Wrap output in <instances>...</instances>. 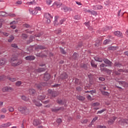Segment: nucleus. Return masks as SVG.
Here are the masks:
<instances>
[{
	"label": "nucleus",
	"instance_id": "60",
	"mask_svg": "<svg viewBox=\"0 0 128 128\" xmlns=\"http://www.w3.org/2000/svg\"><path fill=\"white\" fill-rule=\"evenodd\" d=\"M2 34L4 36H10V34L6 32H2Z\"/></svg>",
	"mask_w": 128,
	"mask_h": 128
},
{
	"label": "nucleus",
	"instance_id": "27",
	"mask_svg": "<svg viewBox=\"0 0 128 128\" xmlns=\"http://www.w3.org/2000/svg\"><path fill=\"white\" fill-rule=\"evenodd\" d=\"M108 50H118V46H110L108 48Z\"/></svg>",
	"mask_w": 128,
	"mask_h": 128
},
{
	"label": "nucleus",
	"instance_id": "24",
	"mask_svg": "<svg viewBox=\"0 0 128 128\" xmlns=\"http://www.w3.org/2000/svg\"><path fill=\"white\" fill-rule=\"evenodd\" d=\"M102 5L93 6V10H102Z\"/></svg>",
	"mask_w": 128,
	"mask_h": 128
},
{
	"label": "nucleus",
	"instance_id": "9",
	"mask_svg": "<svg viewBox=\"0 0 128 128\" xmlns=\"http://www.w3.org/2000/svg\"><path fill=\"white\" fill-rule=\"evenodd\" d=\"M10 90H12V88L10 86H6L2 88V92H10Z\"/></svg>",
	"mask_w": 128,
	"mask_h": 128
},
{
	"label": "nucleus",
	"instance_id": "10",
	"mask_svg": "<svg viewBox=\"0 0 128 128\" xmlns=\"http://www.w3.org/2000/svg\"><path fill=\"white\" fill-rule=\"evenodd\" d=\"M78 56H80L78 54L74 52L72 56V59L73 60H78Z\"/></svg>",
	"mask_w": 128,
	"mask_h": 128
},
{
	"label": "nucleus",
	"instance_id": "29",
	"mask_svg": "<svg viewBox=\"0 0 128 128\" xmlns=\"http://www.w3.org/2000/svg\"><path fill=\"white\" fill-rule=\"evenodd\" d=\"M44 16L46 18H52L53 16H52V14H50L49 13H45Z\"/></svg>",
	"mask_w": 128,
	"mask_h": 128
},
{
	"label": "nucleus",
	"instance_id": "43",
	"mask_svg": "<svg viewBox=\"0 0 128 128\" xmlns=\"http://www.w3.org/2000/svg\"><path fill=\"white\" fill-rule=\"evenodd\" d=\"M25 58L26 60H32V56H27Z\"/></svg>",
	"mask_w": 128,
	"mask_h": 128
},
{
	"label": "nucleus",
	"instance_id": "34",
	"mask_svg": "<svg viewBox=\"0 0 128 128\" xmlns=\"http://www.w3.org/2000/svg\"><path fill=\"white\" fill-rule=\"evenodd\" d=\"M55 20L54 22V26H58V16H54Z\"/></svg>",
	"mask_w": 128,
	"mask_h": 128
},
{
	"label": "nucleus",
	"instance_id": "55",
	"mask_svg": "<svg viewBox=\"0 0 128 128\" xmlns=\"http://www.w3.org/2000/svg\"><path fill=\"white\" fill-rule=\"evenodd\" d=\"M11 46H12V48H18V44H12Z\"/></svg>",
	"mask_w": 128,
	"mask_h": 128
},
{
	"label": "nucleus",
	"instance_id": "54",
	"mask_svg": "<svg viewBox=\"0 0 128 128\" xmlns=\"http://www.w3.org/2000/svg\"><path fill=\"white\" fill-rule=\"evenodd\" d=\"M22 38H24V39L28 38V35L26 34H22Z\"/></svg>",
	"mask_w": 128,
	"mask_h": 128
},
{
	"label": "nucleus",
	"instance_id": "58",
	"mask_svg": "<svg viewBox=\"0 0 128 128\" xmlns=\"http://www.w3.org/2000/svg\"><path fill=\"white\" fill-rule=\"evenodd\" d=\"M88 122V120H87V119H85V120H82L81 121V122H82V124H87Z\"/></svg>",
	"mask_w": 128,
	"mask_h": 128
},
{
	"label": "nucleus",
	"instance_id": "50",
	"mask_svg": "<svg viewBox=\"0 0 128 128\" xmlns=\"http://www.w3.org/2000/svg\"><path fill=\"white\" fill-rule=\"evenodd\" d=\"M52 2V0H46V4L48 6H50Z\"/></svg>",
	"mask_w": 128,
	"mask_h": 128
},
{
	"label": "nucleus",
	"instance_id": "6",
	"mask_svg": "<svg viewBox=\"0 0 128 128\" xmlns=\"http://www.w3.org/2000/svg\"><path fill=\"white\" fill-rule=\"evenodd\" d=\"M60 110H64V106H60V107H55L54 108H52V112H58Z\"/></svg>",
	"mask_w": 128,
	"mask_h": 128
},
{
	"label": "nucleus",
	"instance_id": "35",
	"mask_svg": "<svg viewBox=\"0 0 128 128\" xmlns=\"http://www.w3.org/2000/svg\"><path fill=\"white\" fill-rule=\"evenodd\" d=\"M6 12H0V16H8Z\"/></svg>",
	"mask_w": 128,
	"mask_h": 128
},
{
	"label": "nucleus",
	"instance_id": "62",
	"mask_svg": "<svg viewBox=\"0 0 128 128\" xmlns=\"http://www.w3.org/2000/svg\"><path fill=\"white\" fill-rule=\"evenodd\" d=\"M60 86V84H55L52 86V88H58Z\"/></svg>",
	"mask_w": 128,
	"mask_h": 128
},
{
	"label": "nucleus",
	"instance_id": "15",
	"mask_svg": "<svg viewBox=\"0 0 128 128\" xmlns=\"http://www.w3.org/2000/svg\"><path fill=\"white\" fill-rule=\"evenodd\" d=\"M40 10H42V8L40 7L35 8L34 10H33V14H34V16H36V14H38V12H40Z\"/></svg>",
	"mask_w": 128,
	"mask_h": 128
},
{
	"label": "nucleus",
	"instance_id": "2",
	"mask_svg": "<svg viewBox=\"0 0 128 128\" xmlns=\"http://www.w3.org/2000/svg\"><path fill=\"white\" fill-rule=\"evenodd\" d=\"M18 110H19L21 114H25V116H28V109L26 106H19L18 108Z\"/></svg>",
	"mask_w": 128,
	"mask_h": 128
},
{
	"label": "nucleus",
	"instance_id": "41",
	"mask_svg": "<svg viewBox=\"0 0 128 128\" xmlns=\"http://www.w3.org/2000/svg\"><path fill=\"white\" fill-rule=\"evenodd\" d=\"M10 122H8L7 123H5V124H3V126H4V128H8V126H10Z\"/></svg>",
	"mask_w": 128,
	"mask_h": 128
},
{
	"label": "nucleus",
	"instance_id": "63",
	"mask_svg": "<svg viewBox=\"0 0 128 128\" xmlns=\"http://www.w3.org/2000/svg\"><path fill=\"white\" fill-rule=\"evenodd\" d=\"M97 128H106V126H104L99 125L97 126Z\"/></svg>",
	"mask_w": 128,
	"mask_h": 128
},
{
	"label": "nucleus",
	"instance_id": "8",
	"mask_svg": "<svg viewBox=\"0 0 128 128\" xmlns=\"http://www.w3.org/2000/svg\"><path fill=\"white\" fill-rule=\"evenodd\" d=\"M68 78V75L66 72L62 73L60 76V80H66V78Z\"/></svg>",
	"mask_w": 128,
	"mask_h": 128
},
{
	"label": "nucleus",
	"instance_id": "53",
	"mask_svg": "<svg viewBox=\"0 0 128 128\" xmlns=\"http://www.w3.org/2000/svg\"><path fill=\"white\" fill-rule=\"evenodd\" d=\"M66 18H64L63 19L61 20L60 22V24H62L64 22H66Z\"/></svg>",
	"mask_w": 128,
	"mask_h": 128
},
{
	"label": "nucleus",
	"instance_id": "44",
	"mask_svg": "<svg viewBox=\"0 0 128 128\" xmlns=\"http://www.w3.org/2000/svg\"><path fill=\"white\" fill-rule=\"evenodd\" d=\"M82 44L80 43L76 46V50H78L80 48H82Z\"/></svg>",
	"mask_w": 128,
	"mask_h": 128
},
{
	"label": "nucleus",
	"instance_id": "33",
	"mask_svg": "<svg viewBox=\"0 0 128 128\" xmlns=\"http://www.w3.org/2000/svg\"><path fill=\"white\" fill-rule=\"evenodd\" d=\"M110 42H112V40H109V39H106V40H104L103 42V44H110Z\"/></svg>",
	"mask_w": 128,
	"mask_h": 128
},
{
	"label": "nucleus",
	"instance_id": "52",
	"mask_svg": "<svg viewBox=\"0 0 128 128\" xmlns=\"http://www.w3.org/2000/svg\"><path fill=\"white\" fill-rule=\"evenodd\" d=\"M100 104L98 102H94L92 104V106H98Z\"/></svg>",
	"mask_w": 128,
	"mask_h": 128
},
{
	"label": "nucleus",
	"instance_id": "37",
	"mask_svg": "<svg viewBox=\"0 0 128 128\" xmlns=\"http://www.w3.org/2000/svg\"><path fill=\"white\" fill-rule=\"evenodd\" d=\"M102 96H110V93L106 91H102Z\"/></svg>",
	"mask_w": 128,
	"mask_h": 128
},
{
	"label": "nucleus",
	"instance_id": "48",
	"mask_svg": "<svg viewBox=\"0 0 128 128\" xmlns=\"http://www.w3.org/2000/svg\"><path fill=\"white\" fill-rule=\"evenodd\" d=\"M22 64V61L20 60L18 62L14 64V66H20V64Z\"/></svg>",
	"mask_w": 128,
	"mask_h": 128
},
{
	"label": "nucleus",
	"instance_id": "19",
	"mask_svg": "<svg viewBox=\"0 0 128 128\" xmlns=\"http://www.w3.org/2000/svg\"><path fill=\"white\" fill-rule=\"evenodd\" d=\"M35 50H46V47L42 45H38L35 48Z\"/></svg>",
	"mask_w": 128,
	"mask_h": 128
},
{
	"label": "nucleus",
	"instance_id": "17",
	"mask_svg": "<svg viewBox=\"0 0 128 128\" xmlns=\"http://www.w3.org/2000/svg\"><path fill=\"white\" fill-rule=\"evenodd\" d=\"M91 66L94 68H98V64H96V61L94 60H92L90 62Z\"/></svg>",
	"mask_w": 128,
	"mask_h": 128
},
{
	"label": "nucleus",
	"instance_id": "13",
	"mask_svg": "<svg viewBox=\"0 0 128 128\" xmlns=\"http://www.w3.org/2000/svg\"><path fill=\"white\" fill-rule=\"evenodd\" d=\"M42 124V122L40 120L38 119H35L34 120L33 122V124L34 126H40Z\"/></svg>",
	"mask_w": 128,
	"mask_h": 128
},
{
	"label": "nucleus",
	"instance_id": "5",
	"mask_svg": "<svg viewBox=\"0 0 128 128\" xmlns=\"http://www.w3.org/2000/svg\"><path fill=\"white\" fill-rule=\"evenodd\" d=\"M103 62L106 64V66H109V67L112 66V62L110 60L106 58H104Z\"/></svg>",
	"mask_w": 128,
	"mask_h": 128
},
{
	"label": "nucleus",
	"instance_id": "26",
	"mask_svg": "<svg viewBox=\"0 0 128 128\" xmlns=\"http://www.w3.org/2000/svg\"><path fill=\"white\" fill-rule=\"evenodd\" d=\"M114 36H122V34L120 32V31H116L114 32Z\"/></svg>",
	"mask_w": 128,
	"mask_h": 128
},
{
	"label": "nucleus",
	"instance_id": "64",
	"mask_svg": "<svg viewBox=\"0 0 128 128\" xmlns=\"http://www.w3.org/2000/svg\"><path fill=\"white\" fill-rule=\"evenodd\" d=\"M22 2L21 0H18L16 2V4H22Z\"/></svg>",
	"mask_w": 128,
	"mask_h": 128
},
{
	"label": "nucleus",
	"instance_id": "12",
	"mask_svg": "<svg viewBox=\"0 0 128 128\" xmlns=\"http://www.w3.org/2000/svg\"><path fill=\"white\" fill-rule=\"evenodd\" d=\"M121 126L122 124H128V119H122L118 121Z\"/></svg>",
	"mask_w": 128,
	"mask_h": 128
},
{
	"label": "nucleus",
	"instance_id": "46",
	"mask_svg": "<svg viewBox=\"0 0 128 128\" xmlns=\"http://www.w3.org/2000/svg\"><path fill=\"white\" fill-rule=\"evenodd\" d=\"M22 81H18L16 82V86H20V85L22 84Z\"/></svg>",
	"mask_w": 128,
	"mask_h": 128
},
{
	"label": "nucleus",
	"instance_id": "36",
	"mask_svg": "<svg viewBox=\"0 0 128 128\" xmlns=\"http://www.w3.org/2000/svg\"><path fill=\"white\" fill-rule=\"evenodd\" d=\"M22 100H24V102H28V98L26 96H21Z\"/></svg>",
	"mask_w": 128,
	"mask_h": 128
},
{
	"label": "nucleus",
	"instance_id": "18",
	"mask_svg": "<svg viewBox=\"0 0 128 128\" xmlns=\"http://www.w3.org/2000/svg\"><path fill=\"white\" fill-rule=\"evenodd\" d=\"M61 6H62V3L58 2H55L52 4V6H56L57 8H60Z\"/></svg>",
	"mask_w": 128,
	"mask_h": 128
},
{
	"label": "nucleus",
	"instance_id": "3",
	"mask_svg": "<svg viewBox=\"0 0 128 128\" xmlns=\"http://www.w3.org/2000/svg\"><path fill=\"white\" fill-rule=\"evenodd\" d=\"M4 78H6V80H10V82H16V78H12L10 76H0V81L4 80Z\"/></svg>",
	"mask_w": 128,
	"mask_h": 128
},
{
	"label": "nucleus",
	"instance_id": "14",
	"mask_svg": "<svg viewBox=\"0 0 128 128\" xmlns=\"http://www.w3.org/2000/svg\"><path fill=\"white\" fill-rule=\"evenodd\" d=\"M50 78V74L47 73L46 72L44 74V80L47 81Z\"/></svg>",
	"mask_w": 128,
	"mask_h": 128
},
{
	"label": "nucleus",
	"instance_id": "51",
	"mask_svg": "<svg viewBox=\"0 0 128 128\" xmlns=\"http://www.w3.org/2000/svg\"><path fill=\"white\" fill-rule=\"evenodd\" d=\"M106 108H104L101 110H98L97 112V114H102V112H106Z\"/></svg>",
	"mask_w": 128,
	"mask_h": 128
},
{
	"label": "nucleus",
	"instance_id": "31",
	"mask_svg": "<svg viewBox=\"0 0 128 128\" xmlns=\"http://www.w3.org/2000/svg\"><path fill=\"white\" fill-rule=\"evenodd\" d=\"M74 84L76 86H80V79L76 78L74 80Z\"/></svg>",
	"mask_w": 128,
	"mask_h": 128
},
{
	"label": "nucleus",
	"instance_id": "32",
	"mask_svg": "<svg viewBox=\"0 0 128 128\" xmlns=\"http://www.w3.org/2000/svg\"><path fill=\"white\" fill-rule=\"evenodd\" d=\"M59 48L60 50V52H61V54H66V52L64 49V48L60 47Z\"/></svg>",
	"mask_w": 128,
	"mask_h": 128
},
{
	"label": "nucleus",
	"instance_id": "20",
	"mask_svg": "<svg viewBox=\"0 0 128 128\" xmlns=\"http://www.w3.org/2000/svg\"><path fill=\"white\" fill-rule=\"evenodd\" d=\"M114 66L116 68H120L121 66H123L120 62L116 61L114 64Z\"/></svg>",
	"mask_w": 128,
	"mask_h": 128
},
{
	"label": "nucleus",
	"instance_id": "7",
	"mask_svg": "<svg viewBox=\"0 0 128 128\" xmlns=\"http://www.w3.org/2000/svg\"><path fill=\"white\" fill-rule=\"evenodd\" d=\"M102 40H104L102 37H98V38H97L96 41V44H95V46H96L98 44V46H100V44H101L102 42Z\"/></svg>",
	"mask_w": 128,
	"mask_h": 128
},
{
	"label": "nucleus",
	"instance_id": "25",
	"mask_svg": "<svg viewBox=\"0 0 128 128\" xmlns=\"http://www.w3.org/2000/svg\"><path fill=\"white\" fill-rule=\"evenodd\" d=\"M76 98L77 100H80V102H82L84 100H86V98L84 96H82L80 95L77 96Z\"/></svg>",
	"mask_w": 128,
	"mask_h": 128
},
{
	"label": "nucleus",
	"instance_id": "22",
	"mask_svg": "<svg viewBox=\"0 0 128 128\" xmlns=\"http://www.w3.org/2000/svg\"><path fill=\"white\" fill-rule=\"evenodd\" d=\"M44 34V32H40L37 34H36L34 36H33V38H34L36 40V38H40Z\"/></svg>",
	"mask_w": 128,
	"mask_h": 128
},
{
	"label": "nucleus",
	"instance_id": "30",
	"mask_svg": "<svg viewBox=\"0 0 128 128\" xmlns=\"http://www.w3.org/2000/svg\"><path fill=\"white\" fill-rule=\"evenodd\" d=\"M80 68H84V70H88V65L86 64H82L80 66Z\"/></svg>",
	"mask_w": 128,
	"mask_h": 128
},
{
	"label": "nucleus",
	"instance_id": "1",
	"mask_svg": "<svg viewBox=\"0 0 128 128\" xmlns=\"http://www.w3.org/2000/svg\"><path fill=\"white\" fill-rule=\"evenodd\" d=\"M106 66H106V64L102 63L100 64V70L101 72H106L108 74H110L111 70L110 69L106 68Z\"/></svg>",
	"mask_w": 128,
	"mask_h": 128
},
{
	"label": "nucleus",
	"instance_id": "38",
	"mask_svg": "<svg viewBox=\"0 0 128 128\" xmlns=\"http://www.w3.org/2000/svg\"><path fill=\"white\" fill-rule=\"evenodd\" d=\"M10 60L11 62H16V60H18V57L12 56V57L11 58Z\"/></svg>",
	"mask_w": 128,
	"mask_h": 128
},
{
	"label": "nucleus",
	"instance_id": "4",
	"mask_svg": "<svg viewBox=\"0 0 128 128\" xmlns=\"http://www.w3.org/2000/svg\"><path fill=\"white\" fill-rule=\"evenodd\" d=\"M48 94H49L52 98H56V96L60 94V92H58L54 91L50 89L48 90Z\"/></svg>",
	"mask_w": 128,
	"mask_h": 128
},
{
	"label": "nucleus",
	"instance_id": "11",
	"mask_svg": "<svg viewBox=\"0 0 128 128\" xmlns=\"http://www.w3.org/2000/svg\"><path fill=\"white\" fill-rule=\"evenodd\" d=\"M56 102L58 104H60V106H64L65 104H66V101L63 100L62 99H58L56 100Z\"/></svg>",
	"mask_w": 128,
	"mask_h": 128
},
{
	"label": "nucleus",
	"instance_id": "40",
	"mask_svg": "<svg viewBox=\"0 0 128 128\" xmlns=\"http://www.w3.org/2000/svg\"><path fill=\"white\" fill-rule=\"evenodd\" d=\"M74 20H80V18H81L80 16L76 15L75 16H74Z\"/></svg>",
	"mask_w": 128,
	"mask_h": 128
},
{
	"label": "nucleus",
	"instance_id": "45",
	"mask_svg": "<svg viewBox=\"0 0 128 128\" xmlns=\"http://www.w3.org/2000/svg\"><path fill=\"white\" fill-rule=\"evenodd\" d=\"M76 92H82V88L80 86H77L76 88Z\"/></svg>",
	"mask_w": 128,
	"mask_h": 128
},
{
	"label": "nucleus",
	"instance_id": "59",
	"mask_svg": "<svg viewBox=\"0 0 128 128\" xmlns=\"http://www.w3.org/2000/svg\"><path fill=\"white\" fill-rule=\"evenodd\" d=\"M96 90H90V94H92V96L94 94H96Z\"/></svg>",
	"mask_w": 128,
	"mask_h": 128
},
{
	"label": "nucleus",
	"instance_id": "16",
	"mask_svg": "<svg viewBox=\"0 0 128 128\" xmlns=\"http://www.w3.org/2000/svg\"><path fill=\"white\" fill-rule=\"evenodd\" d=\"M118 118L116 116H113L112 119H110L108 120V124H114V122H116V120Z\"/></svg>",
	"mask_w": 128,
	"mask_h": 128
},
{
	"label": "nucleus",
	"instance_id": "47",
	"mask_svg": "<svg viewBox=\"0 0 128 128\" xmlns=\"http://www.w3.org/2000/svg\"><path fill=\"white\" fill-rule=\"evenodd\" d=\"M90 14L92 16H96V15L98 14V12H96V11L92 10V11H91Z\"/></svg>",
	"mask_w": 128,
	"mask_h": 128
},
{
	"label": "nucleus",
	"instance_id": "61",
	"mask_svg": "<svg viewBox=\"0 0 128 128\" xmlns=\"http://www.w3.org/2000/svg\"><path fill=\"white\" fill-rule=\"evenodd\" d=\"M56 122H58V124H60L62 122V120L61 118H58L56 120Z\"/></svg>",
	"mask_w": 128,
	"mask_h": 128
},
{
	"label": "nucleus",
	"instance_id": "42",
	"mask_svg": "<svg viewBox=\"0 0 128 128\" xmlns=\"http://www.w3.org/2000/svg\"><path fill=\"white\" fill-rule=\"evenodd\" d=\"M36 71L38 72H44V68H39L36 70Z\"/></svg>",
	"mask_w": 128,
	"mask_h": 128
},
{
	"label": "nucleus",
	"instance_id": "23",
	"mask_svg": "<svg viewBox=\"0 0 128 128\" xmlns=\"http://www.w3.org/2000/svg\"><path fill=\"white\" fill-rule=\"evenodd\" d=\"M35 86L36 88L39 90H42V84H36Z\"/></svg>",
	"mask_w": 128,
	"mask_h": 128
},
{
	"label": "nucleus",
	"instance_id": "56",
	"mask_svg": "<svg viewBox=\"0 0 128 128\" xmlns=\"http://www.w3.org/2000/svg\"><path fill=\"white\" fill-rule=\"evenodd\" d=\"M63 10L65 12H68V8L67 6L64 7Z\"/></svg>",
	"mask_w": 128,
	"mask_h": 128
},
{
	"label": "nucleus",
	"instance_id": "39",
	"mask_svg": "<svg viewBox=\"0 0 128 128\" xmlns=\"http://www.w3.org/2000/svg\"><path fill=\"white\" fill-rule=\"evenodd\" d=\"M34 104L36 106H42V103H40V102L36 101L34 102Z\"/></svg>",
	"mask_w": 128,
	"mask_h": 128
},
{
	"label": "nucleus",
	"instance_id": "28",
	"mask_svg": "<svg viewBox=\"0 0 128 128\" xmlns=\"http://www.w3.org/2000/svg\"><path fill=\"white\" fill-rule=\"evenodd\" d=\"M38 100H44L46 98V96L44 95H40L37 97Z\"/></svg>",
	"mask_w": 128,
	"mask_h": 128
},
{
	"label": "nucleus",
	"instance_id": "49",
	"mask_svg": "<svg viewBox=\"0 0 128 128\" xmlns=\"http://www.w3.org/2000/svg\"><path fill=\"white\" fill-rule=\"evenodd\" d=\"M6 64V61L4 59L0 60V66H4Z\"/></svg>",
	"mask_w": 128,
	"mask_h": 128
},
{
	"label": "nucleus",
	"instance_id": "57",
	"mask_svg": "<svg viewBox=\"0 0 128 128\" xmlns=\"http://www.w3.org/2000/svg\"><path fill=\"white\" fill-rule=\"evenodd\" d=\"M32 42V36H30V39L27 41V44H30V42Z\"/></svg>",
	"mask_w": 128,
	"mask_h": 128
},
{
	"label": "nucleus",
	"instance_id": "21",
	"mask_svg": "<svg viewBox=\"0 0 128 128\" xmlns=\"http://www.w3.org/2000/svg\"><path fill=\"white\" fill-rule=\"evenodd\" d=\"M94 60L96 62H104V59H102V58L98 56L94 57Z\"/></svg>",
	"mask_w": 128,
	"mask_h": 128
}]
</instances>
